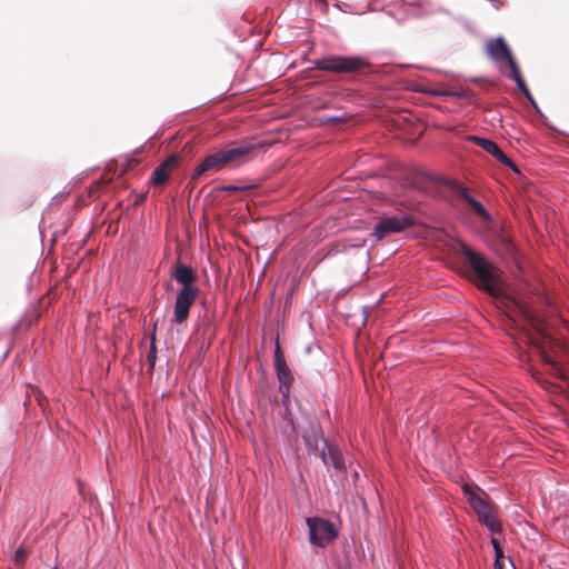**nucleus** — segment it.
I'll use <instances>...</instances> for the list:
<instances>
[{"mask_svg": "<svg viewBox=\"0 0 569 569\" xmlns=\"http://www.w3.org/2000/svg\"><path fill=\"white\" fill-rule=\"evenodd\" d=\"M171 277L182 286V288L194 287L193 282L197 280V274L193 269L180 260L177 261L173 270L171 271Z\"/></svg>", "mask_w": 569, "mask_h": 569, "instance_id": "obj_9", "label": "nucleus"}, {"mask_svg": "<svg viewBox=\"0 0 569 569\" xmlns=\"http://www.w3.org/2000/svg\"><path fill=\"white\" fill-rule=\"evenodd\" d=\"M168 180L167 169L164 166H158L151 176V181L154 184H163Z\"/></svg>", "mask_w": 569, "mask_h": 569, "instance_id": "obj_16", "label": "nucleus"}, {"mask_svg": "<svg viewBox=\"0 0 569 569\" xmlns=\"http://www.w3.org/2000/svg\"><path fill=\"white\" fill-rule=\"evenodd\" d=\"M345 466H346V465H340V463L333 465V467H335L336 469H339V470L343 469V467H345Z\"/></svg>", "mask_w": 569, "mask_h": 569, "instance_id": "obj_26", "label": "nucleus"}, {"mask_svg": "<svg viewBox=\"0 0 569 569\" xmlns=\"http://www.w3.org/2000/svg\"><path fill=\"white\" fill-rule=\"evenodd\" d=\"M189 310H190V307L174 303V312H173L174 321L177 323H182L188 318Z\"/></svg>", "mask_w": 569, "mask_h": 569, "instance_id": "obj_17", "label": "nucleus"}, {"mask_svg": "<svg viewBox=\"0 0 569 569\" xmlns=\"http://www.w3.org/2000/svg\"><path fill=\"white\" fill-rule=\"evenodd\" d=\"M459 192L461 198L466 200L478 214L482 217H488V212L485 209V207L479 201L470 197L466 188H460Z\"/></svg>", "mask_w": 569, "mask_h": 569, "instance_id": "obj_14", "label": "nucleus"}, {"mask_svg": "<svg viewBox=\"0 0 569 569\" xmlns=\"http://www.w3.org/2000/svg\"><path fill=\"white\" fill-rule=\"evenodd\" d=\"M197 293L198 289L196 287L182 288L177 295L176 303L191 307L197 297Z\"/></svg>", "mask_w": 569, "mask_h": 569, "instance_id": "obj_11", "label": "nucleus"}, {"mask_svg": "<svg viewBox=\"0 0 569 569\" xmlns=\"http://www.w3.org/2000/svg\"><path fill=\"white\" fill-rule=\"evenodd\" d=\"M191 431H192V435H193V439H196V437H197V431H196V429H194L193 427H191Z\"/></svg>", "mask_w": 569, "mask_h": 569, "instance_id": "obj_28", "label": "nucleus"}, {"mask_svg": "<svg viewBox=\"0 0 569 569\" xmlns=\"http://www.w3.org/2000/svg\"><path fill=\"white\" fill-rule=\"evenodd\" d=\"M331 462H339V461L336 457L331 456Z\"/></svg>", "mask_w": 569, "mask_h": 569, "instance_id": "obj_29", "label": "nucleus"}, {"mask_svg": "<svg viewBox=\"0 0 569 569\" xmlns=\"http://www.w3.org/2000/svg\"><path fill=\"white\" fill-rule=\"evenodd\" d=\"M491 545L493 546L496 558H495V569H505V565L499 560V556L502 555L499 542L496 539H491Z\"/></svg>", "mask_w": 569, "mask_h": 569, "instance_id": "obj_18", "label": "nucleus"}, {"mask_svg": "<svg viewBox=\"0 0 569 569\" xmlns=\"http://www.w3.org/2000/svg\"><path fill=\"white\" fill-rule=\"evenodd\" d=\"M52 569H57V567H53Z\"/></svg>", "mask_w": 569, "mask_h": 569, "instance_id": "obj_31", "label": "nucleus"}, {"mask_svg": "<svg viewBox=\"0 0 569 569\" xmlns=\"http://www.w3.org/2000/svg\"><path fill=\"white\" fill-rule=\"evenodd\" d=\"M309 541L312 546L326 547L338 537V531L332 521L320 517L307 518Z\"/></svg>", "mask_w": 569, "mask_h": 569, "instance_id": "obj_3", "label": "nucleus"}, {"mask_svg": "<svg viewBox=\"0 0 569 569\" xmlns=\"http://www.w3.org/2000/svg\"><path fill=\"white\" fill-rule=\"evenodd\" d=\"M462 493L467 499L469 506L477 515L478 521L486 526L492 535L501 533L502 526L498 517L495 515L490 503L481 496H487L486 492L476 485L465 482L461 486Z\"/></svg>", "mask_w": 569, "mask_h": 569, "instance_id": "obj_1", "label": "nucleus"}, {"mask_svg": "<svg viewBox=\"0 0 569 569\" xmlns=\"http://www.w3.org/2000/svg\"><path fill=\"white\" fill-rule=\"evenodd\" d=\"M316 68L331 72H353L367 66L360 57L328 56L315 62Z\"/></svg>", "mask_w": 569, "mask_h": 569, "instance_id": "obj_4", "label": "nucleus"}, {"mask_svg": "<svg viewBox=\"0 0 569 569\" xmlns=\"http://www.w3.org/2000/svg\"><path fill=\"white\" fill-rule=\"evenodd\" d=\"M489 1L492 3L493 8L497 10L500 9L502 6V3L499 0H489Z\"/></svg>", "mask_w": 569, "mask_h": 569, "instance_id": "obj_24", "label": "nucleus"}, {"mask_svg": "<svg viewBox=\"0 0 569 569\" xmlns=\"http://www.w3.org/2000/svg\"><path fill=\"white\" fill-rule=\"evenodd\" d=\"M149 361L151 362V366L154 365V360H156V348L153 345L150 346V351H149Z\"/></svg>", "mask_w": 569, "mask_h": 569, "instance_id": "obj_21", "label": "nucleus"}, {"mask_svg": "<svg viewBox=\"0 0 569 569\" xmlns=\"http://www.w3.org/2000/svg\"><path fill=\"white\" fill-rule=\"evenodd\" d=\"M208 446H209L210 451H212V445H211V442H208Z\"/></svg>", "mask_w": 569, "mask_h": 569, "instance_id": "obj_30", "label": "nucleus"}, {"mask_svg": "<svg viewBox=\"0 0 569 569\" xmlns=\"http://www.w3.org/2000/svg\"><path fill=\"white\" fill-rule=\"evenodd\" d=\"M498 161L506 164L507 167L511 168L513 171H518L516 166L512 163V161L503 153L501 149L498 150V152L493 156Z\"/></svg>", "mask_w": 569, "mask_h": 569, "instance_id": "obj_19", "label": "nucleus"}, {"mask_svg": "<svg viewBox=\"0 0 569 569\" xmlns=\"http://www.w3.org/2000/svg\"><path fill=\"white\" fill-rule=\"evenodd\" d=\"M463 253L467 257L476 277L477 284L496 297L500 295V286L497 269L487 260L475 253L472 250L463 247Z\"/></svg>", "mask_w": 569, "mask_h": 569, "instance_id": "obj_2", "label": "nucleus"}, {"mask_svg": "<svg viewBox=\"0 0 569 569\" xmlns=\"http://www.w3.org/2000/svg\"><path fill=\"white\" fill-rule=\"evenodd\" d=\"M469 139L471 141H473L477 146L482 148L485 151L490 153L492 157L500 149L496 142H493L492 140L486 139V138H480V137L472 136Z\"/></svg>", "mask_w": 569, "mask_h": 569, "instance_id": "obj_12", "label": "nucleus"}, {"mask_svg": "<svg viewBox=\"0 0 569 569\" xmlns=\"http://www.w3.org/2000/svg\"><path fill=\"white\" fill-rule=\"evenodd\" d=\"M178 163V157L176 154H172L168 157L161 166H164V168L168 170V168L174 167Z\"/></svg>", "mask_w": 569, "mask_h": 569, "instance_id": "obj_20", "label": "nucleus"}, {"mask_svg": "<svg viewBox=\"0 0 569 569\" xmlns=\"http://www.w3.org/2000/svg\"><path fill=\"white\" fill-rule=\"evenodd\" d=\"M411 221L407 217H385L376 224L372 236L381 240L390 234L399 233L410 226Z\"/></svg>", "mask_w": 569, "mask_h": 569, "instance_id": "obj_6", "label": "nucleus"}, {"mask_svg": "<svg viewBox=\"0 0 569 569\" xmlns=\"http://www.w3.org/2000/svg\"><path fill=\"white\" fill-rule=\"evenodd\" d=\"M24 557H26L24 551L21 548L18 549L17 552H16V559L17 560H22V559H24Z\"/></svg>", "mask_w": 569, "mask_h": 569, "instance_id": "obj_23", "label": "nucleus"}, {"mask_svg": "<svg viewBox=\"0 0 569 569\" xmlns=\"http://www.w3.org/2000/svg\"><path fill=\"white\" fill-rule=\"evenodd\" d=\"M523 96H525V97L527 98V100L531 103V106H532L537 111H539L538 106H537V103H536V101H535L533 97L531 96L530 91H528V94H523Z\"/></svg>", "mask_w": 569, "mask_h": 569, "instance_id": "obj_22", "label": "nucleus"}, {"mask_svg": "<svg viewBox=\"0 0 569 569\" xmlns=\"http://www.w3.org/2000/svg\"><path fill=\"white\" fill-rule=\"evenodd\" d=\"M220 189H222V190H232L233 191V190H238V187H236V186H223Z\"/></svg>", "mask_w": 569, "mask_h": 569, "instance_id": "obj_25", "label": "nucleus"}, {"mask_svg": "<svg viewBox=\"0 0 569 569\" xmlns=\"http://www.w3.org/2000/svg\"><path fill=\"white\" fill-rule=\"evenodd\" d=\"M297 433L300 435L305 442H306V446L311 449L312 447H316V449H320V445H321V458H322V462H327V458H326V453H325V449H328L330 452H331V449L330 447L328 446L327 441H325L323 439H319L318 436H317V432L313 428V426H311V429L309 431L307 430H300V428L297 429Z\"/></svg>", "mask_w": 569, "mask_h": 569, "instance_id": "obj_10", "label": "nucleus"}, {"mask_svg": "<svg viewBox=\"0 0 569 569\" xmlns=\"http://www.w3.org/2000/svg\"><path fill=\"white\" fill-rule=\"evenodd\" d=\"M508 77L517 83L518 88L521 90L523 94H528L529 89L520 74L516 61H511L510 73L508 74Z\"/></svg>", "mask_w": 569, "mask_h": 569, "instance_id": "obj_13", "label": "nucleus"}, {"mask_svg": "<svg viewBox=\"0 0 569 569\" xmlns=\"http://www.w3.org/2000/svg\"><path fill=\"white\" fill-rule=\"evenodd\" d=\"M274 366L277 371V377L280 383L279 390L283 397L289 395L290 386L293 381L292 373L280 355L279 346H277L274 351Z\"/></svg>", "mask_w": 569, "mask_h": 569, "instance_id": "obj_7", "label": "nucleus"}, {"mask_svg": "<svg viewBox=\"0 0 569 569\" xmlns=\"http://www.w3.org/2000/svg\"><path fill=\"white\" fill-rule=\"evenodd\" d=\"M213 168V154H209L204 158L201 164H199L192 174V181H196L203 172Z\"/></svg>", "mask_w": 569, "mask_h": 569, "instance_id": "obj_15", "label": "nucleus"}, {"mask_svg": "<svg viewBox=\"0 0 569 569\" xmlns=\"http://www.w3.org/2000/svg\"><path fill=\"white\" fill-rule=\"evenodd\" d=\"M254 149L251 143L233 144L216 151V167L233 166L240 163Z\"/></svg>", "mask_w": 569, "mask_h": 569, "instance_id": "obj_5", "label": "nucleus"}, {"mask_svg": "<svg viewBox=\"0 0 569 569\" xmlns=\"http://www.w3.org/2000/svg\"><path fill=\"white\" fill-rule=\"evenodd\" d=\"M435 94H439V96H451L452 93H448V92H433Z\"/></svg>", "mask_w": 569, "mask_h": 569, "instance_id": "obj_27", "label": "nucleus"}, {"mask_svg": "<svg viewBox=\"0 0 569 569\" xmlns=\"http://www.w3.org/2000/svg\"><path fill=\"white\" fill-rule=\"evenodd\" d=\"M486 48H487V52L490 56V58L497 62L506 60L510 68L511 61H515L507 43L505 42V40L501 37L489 40L487 42Z\"/></svg>", "mask_w": 569, "mask_h": 569, "instance_id": "obj_8", "label": "nucleus"}]
</instances>
